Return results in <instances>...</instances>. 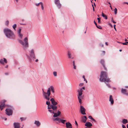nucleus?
<instances>
[{"instance_id": "obj_21", "label": "nucleus", "mask_w": 128, "mask_h": 128, "mask_svg": "<svg viewBox=\"0 0 128 128\" xmlns=\"http://www.w3.org/2000/svg\"><path fill=\"white\" fill-rule=\"evenodd\" d=\"M78 97L79 103L80 104H81L82 103V100L81 99V96H80L79 95H78Z\"/></svg>"}, {"instance_id": "obj_47", "label": "nucleus", "mask_w": 128, "mask_h": 128, "mask_svg": "<svg viewBox=\"0 0 128 128\" xmlns=\"http://www.w3.org/2000/svg\"><path fill=\"white\" fill-rule=\"evenodd\" d=\"M88 118L90 119H92V116H88Z\"/></svg>"}, {"instance_id": "obj_45", "label": "nucleus", "mask_w": 128, "mask_h": 128, "mask_svg": "<svg viewBox=\"0 0 128 128\" xmlns=\"http://www.w3.org/2000/svg\"><path fill=\"white\" fill-rule=\"evenodd\" d=\"M112 22L113 23H116V22H114V20H113V18H112Z\"/></svg>"}, {"instance_id": "obj_13", "label": "nucleus", "mask_w": 128, "mask_h": 128, "mask_svg": "<svg viewBox=\"0 0 128 128\" xmlns=\"http://www.w3.org/2000/svg\"><path fill=\"white\" fill-rule=\"evenodd\" d=\"M50 101L51 102L52 104L50 105H53L54 106H56L57 104V103L54 100L53 98H52L50 99Z\"/></svg>"}, {"instance_id": "obj_61", "label": "nucleus", "mask_w": 128, "mask_h": 128, "mask_svg": "<svg viewBox=\"0 0 128 128\" xmlns=\"http://www.w3.org/2000/svg\"><path fill=\"white\" fill-rule=\"evenodd\" d=\"M105 44L106 45H108V44L107 42H105Z\"/></svg>"}, {"instance_id": "obj_57", "label": "nucleus", "mask_w": 128, "mask_h": 128, "mask_svg": "<svg viewBox=\"0 0 128 128\" xmlns=\"http://www.w3.org/2000/svg\"><path fill=\"white\" fill-rule=\"evenodd\" d=\"M100 46L102 47H103L104 46V45L103 44H100Z\"/></svg>"}, {"instance_id": "obj_11", "label": "nucleus", "mask_w": 128, "mask_h": 128, "mask_svg": "<svg viewBox=\"0 0 128 128\" xmlns=\"http://www.w3.org/2000/svg\"><path fill=\"white\" fill-rule=\"evenodd\" d=\"M42 90L43 91V95L44 98L47 100H49L50 99L49 97L47 95V92H44V90L42 89Z\"/></svg>"}, {"instance_id": "obj_28", "label": "nucleus", "mask_w": 128, "mask_h": 128, "mask_svg": "<svg viewBox=\"0 0 128 128\" xmlns=\"http://www.w3.org/2000/svg\"><path fill=\"white\" fill-rule=\"evenodd\" d=\"M20 119L21 121H22L25 120L26 119V118H21Z\"/></svg>"}, {"instance_id": "obj_41", "label": "nucleus", "mask_w": 128, "mask_h": 128, "mask_svg": "<svg viewBox=\"0 0 128 128\" xmlns=\"http://www.w3.org/2000/svg\"><path fill=\"white\" fill-rule=\"evenodd\" d=\"M41 9L42 10H44V7L43 6L42 3V4H41Z\"/></svg>"}, {"instance_id": "obj_30", "label": "nucleus", "mask_w": 128, "mask_h": 128, "mask_svg": "<svg viewBox=\"0 0 128 128\" xmlns=\"http://www.w3.org/2000/svg\"><path fill=\"white\" fill-rule=\"evenodd\" d=\"M53 74L54 76H57V72H54Z\"/></svg>"}, {"instance_id": "obj_16", "label": "nucleus", "mask_w": 128, "mask_h": 128, "mask_svg": "<svg viewBox=\"0 0 128 128\" xmlns=\"http://www.w3.org/2000/svg\"><path fill=\"white\" fill-rule=\"evenodd\" d=\"M109 101L110 102L112 105L114 103V100L112 96L110 95V96Z\"/></svg>"}, {"instance_id": "obj_43", "label": "nucleus", "mask_w": 128, "mask_h": 128, "mask_svg": "<svg viewBox=\"0 0 128 128\" xmlns=\"http://www.w3.org/2000/svg\"><path fill=\"white\" fill-rule=\"evenodd\" d=\"M61 120V119H60V118H58V120H57V121H58V122H60V120Z\"/></svg>"}, {"instance_id": "obj_35", "label": "nucleus", "mask_w": 128, "mask_h": 128, "mask_svg": "<svg viewBox=\"0 0 128 128\" xmlns=\"http://www.w3.org/2000/svg\"><path fill=\"white\" fill-rule=\"evenodd\" d=\"M96 27L98 28L99 29H101L102 28L101 26H96Z\"/></svg>"}, {"instance_id": "obj_48", "label": "nucleus", "mask_w": 128, "mask_h": 128, "mask_svg": "<svg viewBox=\"0 0 128 128\" xmlns=\"http://www.w3.org/2000/svg\"><path fill=\"white\" fill-rule=\"evenodd\" d=\"M73 66H74V67H73L75 69H76V65H73Z\"/></svg>"}, {"instance_id": "obj_54", "label": "nucleus", "mask_w": 128, "mask_h": 128, "mask_svg": "<svg viewBox=\"0 0 128 128\" xmlns=\"http://www.w3.org/2000/svg\"><path fill=\"white\" fill-rule=\"evenodd\" d=\"M106 85L107 86H108L109 88H110V85L108 84H107Z\"/></svg>"}, {"instance_id": "obj_60", "label": "nucleus", "mask_w": 128, "mask_h": 128, "mask_svg": "<svg viewBox=\"0 0 128 128\" xmlns=\"http://www.w3.org/2000/svg\"><path fill=\"white\" fill-rule=\"evenodd\" d=\"M5 74L6 75H8V73H6Z\"/></svg>"}, {"instance_id": "obj_49", "label": "nucleus", "mask_w": 128, "mask_h": 128, "mask_svg": "<svg viewBox=\"0 0 128 128\" xmlns=\"http://www.w3.org/2000/svg\"><path fill=\"white\" fill-rule=\"evenodd\" d=\"M122 126L123 128H126L125 126L124 125H122Z\"/></svg>"}, {"instance_id": "obj_39", "label": "nucleus", "mask_w": 128, "mask_h": 128, "mask_svg": "<svg viewBox=\"0 0 128 128\" xmlns=\"http://www.w3.org/2000/svg\"><path fill=\"white\" fill-rule=\"evenodd\" d=\"M3 59L4 60V62L5 63H6L7 62L6 60L4 58Z\"/></svg>"}, {"instance_id": "obj_3", "label": "nucleus", "mask_w": 128, "mask_h": 128, "mask_svg": "<svg viewBox=\"0 0 128 128\" xmlns=\"http://www.w3.org/2000/svg\"><path fill=\"white\" fill-rule=\"evenodd\" d=\"M4 31L6 36L10 39H13L15 38V36L11 30L8 28H5Z\"/></svg>"}, {"instance_id": "obj_52", "label": "nucleus", "mask_w": 128, "mask_h": 128, "mask_svg": "<svg viewBox=\"0 0 128 128\" xmlns=\"http://www.w3.org/2000/svg\"><path fill=\"white\" fill-rule=\"evenodd\" d=\"M75 124H76V125L77 126H78V124L77 122H76V121H75Z\"/></svg>"}, {"instance_id": "obj_20", "label": "nucleus", "mask_w": 128, "mask_h": 128, "mask_svg": "<svg viewBox=\"0 0 128 128\" xmlns=\"http://www.w3.org/2000/svg\"><path fill=\"white\" fill-rule=\"evenodd\" d=\"M34 124L38 126H39L41 124L39 121L37 120H35Z\"/></svg>"}, {"instance_id": "obj_10", "label": "nucleus", "mask_w": 128, "mask_h": 128, "mask_svg": "<svg viewBox=\"0 0 128 128\" xmlns=\"http://www.w3.org/2000/svg\"><path fill=\"white\" fill-rule=\"evenodd\" d=\"M6 100H4L1 102V104L0 105V109L2 110L5 106L4 102H6Z\"/></svg>"}, {"instance_id": "obj_36", "label": "nucleus", "mask_w": 128, "mask_h": 128, "mask_svg": "<svg viewBox=\"0 0 128 128\" xmlns=\"http://www.w3.org/2000/svg\"><path fill=\"white\" fill-rule=\"evenodd\" d=\"M100 18H97V20H98V22L99 23H100Z\"/></svg>"}, {"instance_id": "obj_17", "label": "nucleus", "mask_w": 128, "mask_h": 128, "mask_svg": "<svg viewBox=\"0 0 128 128\" xmlns=\"http://www.w3.org/2000/svg\"><path fill=\"white\" fill-rule=\"evenodd\" d=\"M14 128H20V124L18 122H14Z\"/></svg>"}, {"instance_id": "obj_64", "label": "nucleus", "mask_w": 128, "mask_h": 128, "mask_svg": "<svg viewBox=\"0 0 128 128\" xmlns=\"http://www.w3.org/2000/svg\"><path fill=\"white\" fill-rule=\"evenodd\" d=\"M102 52H103V53H104V54L105 53V52L104 51H102Z\"/></svg>"}, {"instance_id": "obj_7", "label": "nucleus", "mask_w": 128, "mask_h": 128, "mask_svg": "<svg viewBox=\"0 0 128 128\" xmlns=\"http://www.w3.org/2000/svg\"><path fill=\"white\" fill-rule=\"evenodd\" d=\"M6 114L8 116H11L12 114V110L11 108H7L6 110Z\"/></svg>"}, {"instance_id": "obj_2", "label": "nucleus", "mask_w": 128, "mask_h": 128, "mask_svg": "<svg viewBox=\"0 0 128 128\" xmlns=\"http://www.w3.org/2000/svg\"><path fill=\"white\" fill-rule=\"evenodd\" d=\"M100 77L99 80L101 82H110V79L107 77V74L106 72H101Z\"/></svg>"}, {"instance_id": "obj_55", "label": "nucleus", "mask_w": 128, "mask_h": 128, "mask_svg": "<svg viewBox=\"0 0 128 128\" xmlns=\"http://www.w3.org/2000/svg\"><path fill=\"white\" fill-rule=\"evenodd\" d=\"M21 24V25H26V24Z\"/></svg>"}, {"instance_id": "obj_24", "label": "nucleus", "mask_w": 128, "mask_h": 128, "mask_svg": "<svg viewBox=\"0 0 128 128\" xmlns=\"http://www.w3.org/2000/svg\"><path fill=\"white\" fill-rule=\"evenodd\" d=\"M46 104L48 106V107L50 105V102L49 101H47L46 102Z\"/></svg>"}, {"instance_id": "obj_19", "label": "nucleus", "mask_w": 128, "mask_h": 128, "mask_svg": "<svg viewBox=\"0 0 128 128\" xmlns=\"http://www.w3.org/2000/svg\"><path fill=\"white\" fill-rule=\"evenodd\" d=\"M121 92L122 94H125L126 95H128V93H126V90L125 89L122 88L121 90Z\"/></svg>"}, {"instance_id": "obj_33", "label": "nucleus", "mask_w": 128, "mask_h": 128, "mask_svg": "<svg viewBox=\"0 0 128 128\" xmlns=\"http://www.w3.org/2000/svg\"><path fill=\"white\" fill-rule=\"evenodd\" d=\"M82 78L84 79V81H85L86 82V83H87V80L85 78V76H84V75L83 76H82Z\"/></svg>"}, {"instance_id": "obj_29", "label": "nucleus", "mask_w": 128, "mask_h": 128, "mask_svg": "<svg viewBox=\"0 0 128 128\" xmlns=\"http://www.w3.org/2000/svg\"><path fill=\"white\" fill-rule=\"evenodd\" d=\"M0 63L2 64H4V60L3 59H2L0 60Z\"/></svg>"}, {"instance_id": "obj_51", "label": "nucleus", "mask_w": 128, "mask_h": 128, "mask_svg": "<svg viewBox=\"0 0 128 128\" xmlns=\"http://www.w3.org/2000/svg\"><path fill=\"white\" fill-rule=\"evenodd\" d=\"M94 23L95 24L96 26H97V24L96 23V22L95 21V20H94Z\"/></svg>"}, {"instance_id": "obj_58", "label": "nucleus", "mask_w": 128, "mask_h": 128, "mask_svg": "<svg viewBox=\"0 0 128 128\" xmlns=\"http://www.w3.org/2000/svg\"><path fill=\"white\" fill-rule=\"evenodd\" d=\"M73 65H75V64L74 61H73Z\"/></svg>"}, {"instance_id": "obj_25", "label": "nucleus", "mask_w": 128, "mask_h": 128, "mask_svg": "<svg viewBox=\"0 0 128 128\" xmlns=\"http://www.w3.org/2000/svg\"><path fill=\"white\" fill-rule=\"evenodd\" d=\"M100 63L103 66L104 64V60H101L100 61Z\"/></svg>"}, {"instance_id": "obj_14", "label": "nucleus", "mask_w": 128, "mask_h": 128, "mask_svg": "<svg viewBox=\"0 0 128 128\" xmlns=\"http://www.w3.org/2000/svg\"><path fill=\"white\" fill-rule=\"evenodd\" d=\"M87 119V118L86 116H84L82 117L81 121L84 123H86V122Z\"/></svg>"}, {"instance_id": "obj_34", "label": "nucleus", "mask_w": 128, "mask_h": 128, "mask_svg": "<svg viewBox=\"0 0 128 128\" xmlns=\"http://www.w3.org/2000/svg\"><path fill=\"white\" fill-rule=\"evenodd\" d=\"M21 28H20L19 29V30L18 31V34L21 33Z\"/></svg>"}, {"instance_id": "obj_63", "label": "nucleus", "mask_w": 128, "mask_h": 128, "mask_svg": "<svg viewBox=\"0 0 128 128\" xmlns=\"http://www.w3.org/2000/svg\"><path fill=\"white\" fill-rule=\"evenodd\" d=\"M106 16V15H104V16H102L104 18V17H105V16Z\"/></svg>"}, {"instance_id": "obj_9", "label": "nucleus", "mask_w": 128, "mask_h": 128, "mask_svg": "<svg viewBox=\"0 0 128 128\" xmlns=\"http://www.w3.org/2000/svg\"><path fill=\"white\" fill-rule=\"evenodd\" d=\"M54 3L59 8L61 7L62 4L60 3V0H55Z\"/></svg>"}, {"instance_id": "obj_32", "label": "nucleus", "mask_w": 128, "mask_h": 128, "mask_svg": "<svg viewBox=\"0 0 128 128\" xmlns=\"http://www.w3.org/2000/svg\"><path fill=\"white\" fill-rule=\"evenodd\" d=\"M117 10L116 8H115L114 9V14H117Z\"/></svg>"}, {"instance_id": "obj_6", "label": "nucleus", "mask_w": 128, "mask_h": 128, "mask_svg": "<svg viewBox=\"0 0 128 128\" xmlns=\"http://www.w3.org/2000/svg\"><path fill=\"white\" fill-rule=\"evenodd\" d=\"M50 91L52 92V94H54L55 92L54 88V87L52 86H50L47 90V95L49 97L50 94Z\"/></svg>"}, {"instance_id": "obj_4", "label": "nucleus", "mask_w": 128, "mask_h": 128, "mask_svg": "<svg viewBox=\"0 0 128 128\" xmlns=\"http://www.w3.org/2000/svg\"><path fill=\"white\" fill-rule=\"evenodd\" d=\"M19 41L22 45V47L24 49H26L28 48L29 44L28 39L27 37L25 38L24 40V41L21 40H19Z\"/></svg>"}, {"instance_id": "obj_59", "label": "nucleus", "mask_w": 128, "mask_h": 128, "mask_svg": "<svg viewBox=\"0 0 128 128\" xmlns=\"http://www.w3.org/2000/svg\"><path fill=\"white\" fill-rule=\"evenodd\" d=\"M109 25H110V26L111 27H112V25L111 24H109Z\"/></svg>"}, {"instance_id": "obj_12", "label": "nucleus", "mask_w": 128, "mask_h": 128, "mask_svg": "<svg viewBox=\"0 0 128 128\" xmlns=\"http://www.w3.org/2000/svg\"><path fill=\"white\" fill-rule=\"evenodd\" d=\"M85 87H83L82 88H80V90H78V95L80 96H81L82 94V92H83V90H85Z\"/></svg>"}, {"instance_id": "obj_5", "label": "nucleus", "mask_w": 128, "mask_h": 128, "mask_svg": "<svg viewBox=\"0 0 128 128\" xmlns=\"http://www.w3.org/2000/svg\"><path fill=\"white\" fill-rule=\"evenodd\" d=\"M34 50L33 49H32L30 51L29 56H28V58L30 60V61L33 60H34L36 58V56L34 53Z\"/></svg>"}, {"instance_id": "obj_62", "label": "nucleus", "mask_w": 128, "mask_h": 128, "mask_svg": "<svg viewBox=\"0 0 128 128\" xmlns=\"http://www.w3.org/2000/svg\"><path fill=\"white\" fill-rule=\"evenodd\" d=\"M38 59H36V60L35 61H36V62H38Z\"/></svg>"}, {"instance_id": "obj_53", "label": "nucleus", "mask_w": 128, "mask_h": 128, "mask_svg": "<svg viewBox=\"0 0 128 128\" xmlns=\"http://www.w3.org/2000/svg\"><path fill=\"white\" fill-rule=\"evenodd\" d=\"M91 120H93L94 121V122H96V120H95L94 119V118H92V119Z\"/></svg>"}, {"instance_id": "obj_15", "label": "nucleus", "mask_w": 128, "mask_h": 128, "mask_svg": "<svg viewBox=\"0 0 128 128\" xmlns=\"http://www.w3.org/2000/svg\"><path fill=\"white\" fill-rule=\"evenodd\" d=\"M66 127L67 128H72V124L69 122H66Z\"/></svg>"}, {"instance_id": "obj_31", "label": "nucleus", "mask_w": 128, "mask_h": 128, "mask_svg": "<svg viewBox=\"0 0 128 128\" xmlns=\"http://www.w3.org/2000/svg\"><path fill=\"white\" fill-rule=\"evenodd\" d=\"M16 27V24H14L13 26L12 27L15 30V28Z\"/></svg>"}, {"instance_id": "obj_18", "label": "nucleus", "mask_w": 128, "mask_h": 128, "mask_svg": "<svg viewBox=\"0 0 128 128\" xmlns=\"http://www.w3.org/2000/svg\"><path fill=\"white\" fill-rule=\"evenodd\" d=\"M85 126L87 127H90L92 126V124L90 122H86V123L85 124Z\"/></svg>"}, {"instance_id": "obj_40", "label": "nucleus", "mask_w": 128, "mask_h": 128, "mask_svg": "<svg viewBox=\"0 0 128 128\" xmlns=\"http://www.w3.org/2000/svg\"><path fill=\"white\" fill-rule=\"evenodd\" d=\"M9 22L8 20H7L6 22V25H8L9 24Z\"/></svg>"}, {"instance_id": "obj_23", "label": "nucleus", "mask_w": 128, "mask_h": 128, "mask_svg": "<svg viewBox=\"0 0 128 128\" xmlns=\"http://www.w3.org/2000/svg\"><path fill=\"white\" fill-rule=\"evenodd\" d=\"M122 122L123 124H126V123L128 122V120L126 119H123Z\"/></svg>"}, {"instance_id": "obj_44", "label": "nucleus", "mask_w": 128, "mask_h": 128, "mask_svg": "<svg viewBox=\"0 0 128 128\" xmlns=\"http://www.w3.org/2000/svg\"><path fill=\"white\" fill-rule=\"evenodd\" d=\"M83 85H84V84L83 83H81L79 84V86H83Z\"/></svg>"}, {"instance_id": "obj_27", "label": "nucleus", "mask_w": 128, "mask_h": 128, "mask_svg": "<svg viewBox=\"0 0 128 128\" xmlns=\"http://www.w3.org/2000/svg\"><path fill=\"white\" fill-rule=\"evenodd\" d=\"M18 36L21 39L22 38V37L23 36V34H18Z\"/></svg>"}, {"instance_id": "obj_22", "label": "nucleus", "mask_w": 128, "mask_h": 128, "mask_svg": "<svg viewBox=\"0 0 128 128\" xmlns=\"http://www.w3.org/2000/svg\"><path fill=\"white\" fill-rule=\"evenodd\" d=\"M68 55L69 58H73L72 57V56L71 53L69 51H68Z\"/></svg>"}, {"instance_id": "obj_42", "label": "nucleus", "mask_w": 128, "mask_h": 128, "mask_svg": "<svg viewBox=\"0 0 128 128\" xmlns=\"http://www.w3.org/2000/svg\"><path fill=\"white\" fill-rule=\"evenodd\" d=\"M42 2H40V3H38V4H36L35 5L36 6H38L39 5V4H42Z\"/></svg>"}, {"instance_id": "obj_26", "label": "nucleus", "mask_w": 128, "mask_h": 128, "mask_svg": "<svg viewBox=\"0 0 128 128\" xmlns=\"http://www.w3.org/2000/svg\"><path fill=\"white\" fill-rule=\"evenodd\" d=\"M66 121V120H60L61 122L64 124L65 122Z\"/></svg>"}, {"instance_id": "obj_1", "label": "nucleus", "mask_w": 128, "mask_h": 128, "mask_svg": "<svg viewBox=\"0 0 128 128\" xmlns=\"http://www.w3.org/2000/svg\"><path fill=\"white\" fill-rule=\"evenodd\" d=\"M57 107L56 106L50 105L49 107H48V111L51 113L54 114L53 117H57L59 116L61 112L59 111H58L56 113V110Z\"/></svg>"}, {"instance_id": "obj_50", "label": "nucleus", "mask_w": 128, "mask_h": 128, "mask_svg": "<svg viewBox=\"0 0 128 128\" xmlns=\"http://www.w3.org/2000/svg\"><path fill=\"white\" fill-rule=\"evenodd\" d=\"M116 26V25L115 24L114 25V29L116 31V28L115 27Z\"/></svg>"}, {"instance_id": "obj_8", "label": "nucleus", "mask_w": 128, "mask_h": 128, "mask_svg": "<svg viewBox=\"0 0 128 128\" xmlns=\"http://www.w3.org/2000/svg\"><path fill=\"white\" fill-rule=\"evenodd\" d=\"M86 110V109L83 106H80V111L82 114L83 115L86 114V113L85 112Z\"/></svg>"}, {"instance_id": "obj_38", "label": "nucleus", "mask_w": 128, "mask_h": 128, "mask_svg": "<svg viewBox=\"0 0 128 128\" xmlns=\"http://www.w3.org/2000/svg\"><path fill=\"white\" fill-rule=\"evenodd\" d=\"M58 118H53V120L54 121H55V120H56V121H57V120H58Z\"/></svg>"}, {"instance_id": "obj_37", "label": "nucleus", "mask_w": 128, "mask_h": 128, "mask_svg": "<svg viewBox=\"0 0 128 128\" xmlns=\"http://www.w3.org/2000/svg\"><path fill=\"white\" fill-rule=\"evenodd\" d=\"M120 43L122 44H123L124 45H127V44H128V42H125V43L121 42Z\"/></svg>"}, {"instance_id": "obj_46", "label": "nucleus", "mask_w": 128, "mask_h": 128, "mask_svg": "<svg viewBox=\"0 0 128 128\" xmlns=\"http://www.w3.org/2000/svg\"><path fill=\"white\" fill-rule=\"evenodd\" d=\"M103 66L105 70H106L107 68H106L105 67V65H103Z\"/></svg>"}, {"instance_id": "obj_56", "label": "nucleus", "mask_w": 128, "mask_h": 128, "mask_svg": "<svg viewBox=\"0 0 128 128\" xmlns=\"http://www.w3.org/2000/svg\"><path fill=\"white\" fill-rule=\"evenodd\" d=\"M105 18L106 19H107L108 18L107 16H105Z\"/></svg>"}]
</instances>
